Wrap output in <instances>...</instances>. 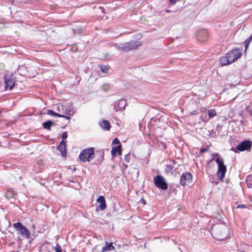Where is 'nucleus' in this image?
Segmentation results:
<instances>
[{"label": "nucleus", "mask_w": 252, "mask_h": 252, "mask_svg": "<svg viewBox=\"0 0 252 252\" xmlns=\"http://www.w3.org/2000/svg\"><path fill=\"white\" fill-rule=\"evenodd\" d=\"M242 56V50L240 49H235L232 50L227 53L224 56L220 59V63L221 66L229 64L238 59L240 58Z\"/></svg>", "instance_id": "nucleus-1"}, {"label": "nucleus", "mask_w": 252, "mask_h": 252, "mask_svg": "<svg viewBox=\"0 0 252 252\" xmlns=\"http://www.w3.org/2000/svg\"><path fill=\"white\" fill-rule=\"evenodd\" d=\"M212 234L215 238L220 241H223L228 236V228L223 224H214L212 229Z\"/></svg>", "instance_id": "nucleus-2"}, {"label": "nucleus", "mask_w": 252, "mask_h": 252, "mask_svg": "<svg viewBox=\"0 0 252 252\" xmlns=\"http://www.w3.org/2000/svg\"><path fill=\"white\" fill-rule=\"evenodd\" d=\"M94 148H90L84 149L80 154L79 158L83 162L90 161L94 158Z\"/></svg>", "instance_id": "nucleus-3"}, {"label": "nucleus", "mask_w": 252, "mask_h": 252, "mask_svg": "<svg viewBox=\"0 0 252 252\" xmlns=\"http://www.w3.org/2000/svg\"><path fill=\"white\" fill-rule=\"evenodd\" d=\"M215 160L218 165L217 176L219 179L221 181L225 176L226 171V166L224 164V161L221 157L217 158Z\"/></svg>", "instance_id": "nucleus-4"}, {"label": "nucleus", "mask_w": 252, "mask_h": 252, "mask_svg": "<svg viewBox=\"0 0 252 252\" xmlns=\"http://www.w3.org/2000/svg\"><path fill=\"white\" fill-rule=\"evenodd\" d=\"M252 146V142L250 140H244L239 143L236 147H232L231 151L238 153L239 152H243L249 150Z\"/></svg>", "instance_id": "nucleus-5"}, {"label": "nucleus", "mask_w": 252, "mask_h": 252, "mask_svg": "<svg viewBox=\"0 0 252 252\" xmlns=\"http://www.w3.org/2000/svg\"><path fill=\"white\" fill-rule=\"evenodd\" d=\"M115 47L118 50H121L125 51H128L131 50L137 49L139 45L135 41H131L124 44H115Z\"/></svg>", "instance_id": "nucleus-6"}, {"label": "nucleus", "mask_w": 252, "mask_h": 252, "mask_svg": "<svg viewBox=\"0 0 252 252\" xmlns=\"http://www.w3.org/2000/svg\"><path fill=\"white\" fill-rule=\"evenodd\" d=\"M154 182L157 187L162 190H166L168 188L165 178L161 175L156 176L154 178Z\"/></svg>", "instance_id": "nucleus-7"}, {"label": "nucleus", "mask_w": 252, "mask_h": 252, "mask_svg": "<svg viewBox=\"0 0 252 252\" xmlns=\"http://www.w3.org/2000/svg\"><path fill=\"white\" fill-rule=\"evenodd\" d=\"M14 227L17 230L19 231L20 234L25 236L26 238H30V232L29 230L23 225L21 222H17L13 224Z\"/></svg>", "instance_id": "nucleus-8"}, {"label": "nucleus", "mask_w": 252, "mask_h": 252, "mask_svg": "<svg viewBox=\"0 0 252 252\" xmlns=\"http://www.w3.org/2000/svg\"><path fill=\"white\" fill-rule=\"evenodd\" d=\"M192 175L189 172H184L181 176L180 183L183 186L189 185L192 183Z\"/></svg>", "instance_id": "nucleus-9"}, {"label": "nucleus", "mask_w": 252, "mask_h": 252, "mask_svg": "<svg viewBox=\"0 0 252 252\" xmlns=\"http://www.w3.org/2000/svg\"><path fill=\"white\" fill-rule=\"evenodd\" d=\"M15 78L13 75L6 74L4 76V87L6 90H12L15 82Z\"/></svg>", "instance_id": "nucleus-10"}, {"label": "nucleus", "mask_w": 252, "mask_h": 252, "mask_svg": "<svg viewBox=\"0 0 252 252\" xmlns=\"http://www.w3.org/2000/svg\"><path fill=\"white\" fill-rule=\"evenodd\" d=\"M196 38L199 42L201 43L206 41L208 38V32L206 30L198 31L196 33Z\"/></svg>", "instance_id": "nucleus-11"}, {"label": "nucleus", "mask_w": 252, "mask_h": 252, "mask_svg": "<svg viewBox=\"0 0 252 252\" xmlns=\"http://www.w3.org/2000/svg\"><path fill=\"white\" fill-rule=\"evenodd\" d=\"M126 105V101L124 99H121L115 101L114 103V110L116 112L123 111Z\"/></svg>", "instance_id": "nucleus-12"}, {"label": "nucleus", "mask_w": 252, "mask_h": 252, "mask_svg": "<svg viewBox=\"0 0 252 252\" xmlns=\"http://www.w3.org/2000/svg\"><path fill=\"white\" fill-rule=\"evenodd\" d=\"M176 164V161L175 160L170 159L169 164L167 165L165 168L166 172L168 174L173 175L174 173V169L175 170L176 168H177V167H175Z\"/></svg>", "instance_id": "nucleus-13"}, {"label": "nucleus", "mask_w": 252, "mask_h": 252, "mask_svg": "<svg viewBox=\"0 0 252 252\" xmlns=\"http://www.w3.org/2000/svg\"><path fill=\"white\" fill-rule=\"evenodd\" d=\"M57 149L61 153L62 156L65 157L66 155V149L65 142L64 140L62 141L60 143L59 145L58 146Z\"/></svg>", "instance_id": "nucleus-14"}, {"label": "nucleus", "mask_w": 252, "mask_h": 252, "mask_svg": "<svg viewBox=\"0 0 252 252\" xmlns=\"http://www.w3.org/2000/svg\"><path fill=\"white\" fill-rule=\"evenodd\" d=\"M97 202L99 203V208L101 210H104L106 208L105 199L103 196H99L97 199Z\"/></svg>", "instance_id": "nucleus-15"}, {"label": "nucleus", "mask_w": 252, "mask_h": 252, "mask_svg": "<svg viewBox=\"0 0 252 252\" xmlns=\"http://www.w3.org/2000/svg\"><path fill=\"white\" fill-rule=\"evenodd\" d=\"M47 114L48 115H49L50 116H54V117H63V118H66L67 120L70 119L69 116H66L63 114H60L57 113L52 110H48L47 111Z\"/></svg>", "instance_id": "nucleus-16"}, {"label": "nucleus", "mask_w": 252, "mask_h": 252, "mask_svg": "<svg viewBox=\"0 0 252 252\" xmlns=\"http://www.w3.org/2000/svg\"><path fill=\"white\" fill-rule=\"evenodd\" d=\"M111 153L112 157H115L116 154L122 155L121 145H119L112 148Z\"/></svg>", "instance_id": "nucleus-17"}, {"label": "nucleus", "mask_w": 252, "mask_h": 252, "mask_svg": "<svg viewBox=\"0 0 252 252\" xmlns=\"http://www.w3.org/2000/svg\"><path fill=\"white\" fill-rule=\"evenodd\" d=\"M99 125L104 130H109L111 125L110 123L107 120H102L99 122Z\"/></svg>", "instance_id": "nucleus-18"}, {"label": "nucleus", "mask_w": 252, "mask_h": 252, "mask_svg": "<svg viewBox=\"0 0 252 252\" xmlns=\"http://www.w3.org/2000/svg\"><path fill=\"white\" fill-rule=\"evenodd\" d=\"M15 195L16 193L15 191L11 189H7L5 193L6 198L8 199L15 198Z\"/></svg>", "instance_id": "nucleus-19"}, {"label": "nucleus", "mask_w": 252, "mask_h": 252, "mask_svg": "<svg viewBox=\"0 0 252 252\" xmlns=\"http://www.w3.org/2000/svg\"><path fill=\"white\" fill-rule=\"evenodd\" d=\"M54 248L50 245L48 246H42L40 250V252H53Z\"/></svg>", "instance_id": "nucleus-20"}, {"label": "nucleus", "mask_w": 252, "mask_h": 252, "mask_svg": "<svg viewBox=\"0 0 252 252\" xmlns=\"http://www.w3.org/2000/svg\"><path fill=\"white\" fill-rule=\"evenodd\" d=\"M53 125H54V123L52 121L49 120L43 123L42 124V126L44 129L50 130L51 129V126Z\"/></svg>", "instance_id": "nucleus-21"}, {"label": "nucleus", "mask_w": 252, "mask_h": 252, "mask_svg": "<svg viewBox=\"0 0 252 252\" xmlns=\"http://www.w3.org/2000/svg\"><path fill=\"white\" fill-rule=\"evenodd\" d=\"M207 114L209 119H212L217 115L216 111L215 109H211L207 111Z\"/></svg>", "instance_id": "nucleus-22"}, {"label": "nucleus", "mask_w": 252, "mask_h": 252, "mask_svg": "<svg viewBox=\"0 0 252 252\" xmlns=\"http://www.w3.org/2000/svg\"><path fill=\"white\" fill-rule=\"evenodd\" d=\"M246 183L248 187L252 188V175H249L246 178Z\"/></svg>", "instance_id": "nucleus-23"}, {"label": "nucleus", "mask_w": 252, "mask_h": 252, "mask_svg": "<svg viewBox=\"0 0 252 252\" xmlns=\"http://www.w3.org/2000/svg\"><path fill=\"white\" fill-rule=\"evenodd\" d=\"M252 41V35H251L245 42L244 45L246 50L249 47L250 42Z\"/></svg>", "instance_id": "nucleus-24"}, {"label": "nucleus", "mask_w": 252, "mask_h": 252, "mask_svg": "<svg viewBox=\"0 0 252 252\" xmlns=\"http://www.w3.org/2000/svg\"><path fill=\"white\" fill-rule=\"evenodd\" d=\"M105 246L107 251H112L115 249V247L113 246L112 243H108L106 242Z\"/></svg>", "instance_id": "nucleus-25"}, {"label": "nucleus", "mask_w": 252, "mask_h": 252, "mask_svg": "<svg viewBox=\"0 0 252 252\" xmlns=\"http://www.w3.org/2000/svg\"><path fill=\"white\" fill-rule=\"evenodd\" d=\"M99 67H100V69L102 72L104 73H107L109 69L107 66L102 65H100Z\"/></svg>", "instance_id": "nucleus-26"}, {"label": "nucleus", "mask_w": 252, "mask_h": 252, "mask_svg": "<svg viewBox=\"0 0 252 252\" xmlns=\"http://www.w3.org/2000/svg\"><path fill=\"white\" fill-rule=\"evenodd\" d=\"M64 111H63V114H64L66 115L70 114L72 111L71 108H70L69 107H67L66 106H65V107H64Z\"/></svg>", "instance_id": "nucleus-27"}, {"label": "nucleus", "mask_w": 252, "mask_h": 252, "mask_svg": "<svg viewBox=\"0 0 252 252\" xmlns=\"http://www.w3.org/2000/svg\"><path fill=\"white\" fill-rule=\"evenodd\" d=\"M200 119L204 123H207L210 120L209 118L207 117L206 114L205 116H203L202 114L200 116Z\"/></svg>", "instance_id": "nucleus-28"}, {"label": "nucleus", "mask_w": 252, "mask_h": 252, "mask_svg": "<svg viewBox=\"0 0 252 252\" xmlns=\"http://www.w3.org/2000/svg\"><path fill=\"white\" fill-rule=\"evenodd\" d=\"M109 89V86L106 84H104L103 86H102V89L105 91V92H107Z\"/></svg>", "instance_id": "nucleus-29"}, {"label": "nucleus", "mask_w": 252, "mask_h": 252, "mask_svg": "<svg viewBox=\"0 0 252 252\" xmlns=\"http://www.w3.org/2000/svg\"><path fill=\"white\" fill-rule=\"evenodd\" d=\"M125 161L127 162V163H128L129 162V160H130V154L128 153L127 154H126L125 156Z\"/></svg>", "instance_id": "nucleus-30"}, {"label": "nucleus", "mask_w": 252, "mask_h": 252, "mask_svg": "<svg viewBox=\"0 0 252 252\" xmlns=\"http://www.w3.org/2000/svg\"><path fill=\"white\" fill-rule=\"evenodd\" d=\"M57 110L59 112H61V110H64V106H63V105L62 104H58L57 105Z\"/></svg>", "instance_id": "nucleus-31"}, {"label": "nucleus", "mask_w": 252, "mask_h": 252, "mask_svg": "<svg viewBox=\"0 0 252 252\" xmlns=\"http://www.w3.org/2000/svg\"><path fill=\"white\" fill-rule=\"evenodd\" d=\"M55 251L56 252H62L61 247L57 245V246L55 247Z\"/></svg>", "instance_id": "nucleus-32"}, {"label": "nucleus", "mask_w": 252, "mask_h": 252, "mask_svg": "<svg viewBox=\"0 0 252 252\" xmlns=\"http://www.w3.org/2000/svg\"><path fill=\"white\" fill-rule=\"evenodd\" d=\"M62 138H63V140H64V139L67 138V132H64L62 135Z\"/></svg>", "instance_id": "nucleus-33"}, {"label": "nucleus", "mask_w": 252, "mask_h": 252, "mask_svg": "<svg viewBox=\"0 0 252 252\" xmlns=\"http://www.w3.org/2000/svg\"><path fill=\"white\" fill-rule=\"evenodd\" d=\"M112 143L114 144H118L120 143V141L117 138H115L113 140Z\"/></svg>", "instance_id": "nucleus-34"}, {"label": "nucleus", "mask_w": 252, "mask_h": 252, "mask_svg": "<svg viewBox=\"0 0 252 252\" xmlns=\"http://www.w3.org/2000/svg\"><path fill=\"white\" fill-rule=\"evenodd\" d=\"M208 147L207 148H201L200 150L201 153H204L208 151Z\"/></svg>", "instance_id": "nucleus-35"}, {"label": "nucleus", "mask_w": 252, "mask_h": 252, "mask_svg": "<svg viewBox=\"0 0 252 252\" xmlns=\"http://www.w3.org/2000/svg\"><path fill=\"white\" fill-rule=\"evenodd\" d=\"M238 208H246L247 206L244 204H240L237 206Z\"/></svg>", "instance_id": "nucleus-36"}, {"label": "nucleus", "mask_w": 252, "mask_h": 252, "mask_svg": "<svg viewBox=\"0 0 252 252\" xmlns=\"http://www.w3.org/2000/svg\"><path fill=\"white\" fill-rule=\"evenodd\" d=\"M218 155H219V154H218V153H213V154H212V159L211 160V161H212L213 160H214V158H215L216 156H218Z\"/></svg>", "instance_id": "nucleus-37"}, {"label": "nucleus", "mask_w": 252, "mask_h": 252, "mask_svg": "<svg viewBox=\"0 0 252 252\" xmlns=\"http://www.w3.org/2000/svg\"><path fill=\"white\" fill-rule=\"evenodd\" d=\"M197 114H198V112L195 110L193 111L192 112H190V115H196Z\"/></svg>", "instance_id": "nucleus-38"}, {"label": "nucleus", "mask_w": 252, "mask_h": 252, "mask_svg": "<svg viewBox=\"0 0 252 252\" xmlns=\"http://www.w3.org/2000/svg\"><path fill=\"white\" fill-rule=\"evenodd\" d=\"M107 251V249H106V246H105L104 247H103L102 248V250H101V252H104L105 251Z\"/></svg>", "instance_id": "nucleus-39"}, {"label": "nucleus", "mask_w": 252, "mask_h": 252, "mask_svg": "<svg viewBox=\"0 0 252 252\" xmlns=\"http://www.w3.org/2000/svg\"><path fill=\"white\" fill-rule=\"evenodd\" d=\"M127 167V165H125V167L126 168Z\"/></svg>", "instance_id": "nucleus-40"}]
</instances>
